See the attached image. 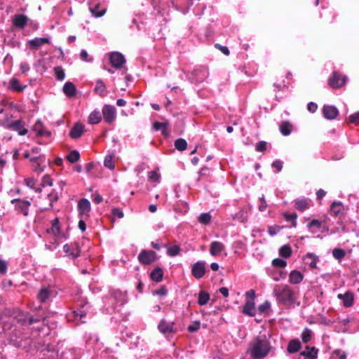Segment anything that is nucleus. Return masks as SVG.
I'll return each mask as SVG.
<instances>
[{"instance_id": "864d4df0", "label": "nucleus", "mask_w": 359, "mask_h": 359, "mask_svg": "<svg viewBox=\"0 0 359 359\" xmlns=\"http://www.w3.org/2000/svg\"><path fill=\"white\" fill-rule=\"evenodd\" d=\"M211 215L209 212L201 213L198 217V222L204 225L208 224L211 221Z\"/></svg>"}, {"instance_id": "e2e57ef3", "label": "nucleus", "mask_w": 359, "mask_h": 359, "mask_svg": "<svg viewBox=\"0 0 359 359\" xmlns=\"http://www.w3.org/2000/svg\"><path fill=\"white\" fill-rule=\"evenodd\" d=\"M271 308V303L269 301H265L263 304L259 305L257 310L260 314L265 313Z\"/></svg>"}, {"instance_id": "a19ab883", "label": "nucleus", "mask_w": 359, "mask_h": 359, "mask_svg": "<svg viewBox=\"0 0 359 359\" xmlns=\"http://www.w3.org/2000/svg\"><path fill=\"white\" fill-rule=\"evenodd\" d=\"M163 247L167 249V255L170 257H175L180 255L181 248L178 245H175L172 246H168L167 245H163Z\"/></svg>"}, {"instance_id": "5fc2aeb1", "label": "nucleus", "mask_w": 359, "mask_h": 359, "mask_svg": "<svg viewBox=\"0 0 359 359\" xmlns=\"http://www.w3.org/2000/svg\"><path fill=\"white\" fill-rule=\"evenodd\" d=\"M332 256L337 260H342L346 256V252L341 248H334L332 250Z\"/></svg>"}, {"instance_id": "aec40b11", "label": "nucleus", "mask_w": 359, "mask_h": 359, "mask_svg": "<svg viewBox=\"0 0 359 359\" xmlns=\"http://www.w3.org/2000/svg\"><path fill=\"white\" fill-rule=\"evenodd\" d=\"M50 39L48 37H36L34 39L29 40L27 43L30 48L34 50H37L39 48L43 46L44 44L50 43Z\"/></svg>"}, {"instance_id": "052dcab7", "label": "nucleus", "mask_w": 359, "mask_h": 359, "mask_svg": "<svg viewBox=\"0 0 359 359\" xmlns=\"http://www.w3.org/2000/svg\"><path fill=\"white\" fill-rule=\"evenodd\" d=\"M15 318L18 322L21 323L22 325H27V320L28 316L22 312L18 313V314L15 316Z\"/></svg>"}, {"instance_id": "f3484780", "label": "nucleus", "mask_w": 359, "mask_h": 359, "mask_svg": "<svg viewBox=\"0 0 359 359\" xmlns=\"http://www.w3.org/2000/svg\"><path fill=\"white\" fill-rule=\"evenodd\" d=\"M323 116L328 120L334 119L339 114V111L335 106L324 105L323 107Z\"/></svg>"}, {"instance_id": "4468645a", "label": "nucleus", "mask_w": 359, "mask_h": 359, "mask_svg": "<svg viewBox=\"0 0 359 359\" xmlns=\"http://www.w3.org/2000/svg\"><path fill=\"white\" fill-rule=\"evenodd\" d=\"M206 262L205 261H198L194 263L191 267V274L196 279H201L206 273Z\"/></svg>"}, {"instance_id": "7ed1b4c3", "label": "nucleus", "mask_w": 359, "mask_h": 359, "mask_svg": "<svg viewBox=\"0 0 359 359\" xmlns=\"http://www.w3.org/2000/svg\"><path fill=\"white\" fill-rule=\"evenodd\" d=\"M90 306L86 300L81 301L79 308L67 314L68 321H75L77 323H86L85 318L89 312Z\"/></svg>"}, {"instance_id": "ddd939ff", "label": "nucleus", "mask_w": 359, "mask_h": 359, "mask_svg": "<svg viewBox=\"0 0 359 359\" xmlns=\"http://www.w3.org/2000/svg\"><path fill=\"white\" fill-rule=\"evenodd\" d=\"M347 81L346 76H341L337 72H334L328 79V84L333 88H339L343 86Z\"/></svg>"}, {"instance_id": "6e6d98bb", "label": "nucleus", "mask_w": 359, "mask_h": 359, "mask_svg": "<svg viewBox=\"0 0 359 359\" xmlns=\"http://www.w3.org/2000/svg\"><path fill=\"white\" fill-rule=\"evenodd\" d=\"M283 216L286 221L291 222L292 226L296 227L297 218V215L296 213L290 214V213L285 212V213H284Z\"/></svg>"}, {"instance_id": "dca6fc26", "label": "nucleus", "mask_w": 359, "mask_h": 359, "mask_svg": "<svg viewBox=\"0 0 359 359\" xmlns=\"http://www.w3.org/2000/svg\"><path fill=\"white\" fill-rule=\"evenodd\" d=\"M7 129L15 131L19 135H25L28 130L25 127V123L22 120H16L8 123L6 127Z\"/></svg>"}, {"instance_id": "a211bd4d", "label": "nucleus", "mask_w": 359, "mask_h": 359, "mask_svg": "<svg viewBox=\"0 0 359 359\" xmlns=\"http://www.w3.org/2000/svg\"><path fill=\"white\" fill-rule=\"evenodd\" d=\"M29 19L23 14L15 15L13 18V25L15 27L22 29L27 25Z\"/></svg>"}, {"instance_id": "f704fd0d", "label": "nucleus", "mask_w": 359, "mask_h": 359, "mask_svg": "<svg viewBox=\"0 0 359 359\" xmlns=\"http://www.w3.org/2000/svg\"><path fill=\"white\" fill-rule=\"evenodd\" d=\"M102 121V114L100 111L95 109L88 116V121L91 125L98 124Z\"/></svg>"}, {"instance_id": "20e7f679", "label": "nucleus", "mask_w": 359, "mask_h": 359, "mask_svg": "<svg viewBox=\"0 0 359 359\" xmlns=\"http://www.w3.org/2000/svg\"><path fill=\"white\" fill-rule=\"evenodd\" d=\"M209 75L208 69L205 66L196 67L187 74L188 79L193 83L203 82Z\"/></svg>"}, {"instance_id": "338daca9", "label": "nucleus", "mask_w": 359, "mask_h": 359, "mask_svg": "<svg viewBox=\"0 0 359 359\" xmlns=\"http://www.w3.org/2000/svg\"><path fill=\"white\" fill-rule=\"evenodd\" d=\"M48 198H49L50 201L49 207L51 209L53 207V203L58 201L59 196L57 193L52 191L51 193L48 194Z\"/></svg>"}, {"instance_id": "603ef678", "label": "nucleus", "mask_w": 359, "mask_h": 359, "mask_svg": "<svg viewBox=\"0 0 359 359\" xmlns=\"http://www.w3.org/2000/svg\"><path fill=\"white\" fill-rule=\"evenodd\" d=\"M175 148L180 151H184L187 147V142L184 139L178 138L175 141Z\"/></svg>"}, {"instance_id": "79ce46f5", "label": "nucleus", "mask_w": 359, "mask_h": 359, "mask_svg": "<svg viewBox=\"0 0 359 359\" xmlns=\"http://www.w3.org/2000/svg\"><path fill=\"white\" fill-rule=\"evenodd\" d=\"M84 339L87 345H93L98 342L99 338L97 334L92 333H86Z\"/></svg>"}, {"instance_id": "de8ad7c7", "label": "nucleus", "mask_w": 359, "mask_h": 359, "mask_svg": "<svg viewBox=\"0 0 359 359\" xmlns=\"http://www.w3.org/2000/svg\"><path fill=\"white\" fill-rule=\"evenodd\" d=\"M313 332L311 329L306 327L303 330L301 334L302 340L304 343L306 344L309 342L312 338Z\"/></svg>"}, {"instance_id": "5701e85b", "label": "nucleus", "mask_w": 359, "mask_h": 359, "mask_svg": "<svg viewBox=\"0 0 359 359\" xmlns=\"http://www.w3.org/2000/svg\"><path fill=\"white\" fill-rule=\"evenodd\" d=\"M84 132V126L81 123H76L69 131V136L72 139H78Z\"/></svg>"}, {"instance_id": "bb28decb", "label": "nucleus", "mask_w": 359, "mask_h": 359, "mask_svg": "<svg viewBox=\"0 0 359 359\" xmlns=\"http://www.w3.org/2000/svg\"><path fill=\"white\" fill-rule=\"evenodd\" d=\"M337 297L343 301V305L345 307H350L353 304L354 297L351 292L348 291L344 294H339Z\"/></svg>"}, {"instance_id": "0eeeda50", "label": "nucleus", "mask_w": 359, "mask_h": 359, "mask_svg": "<svg viewBox=\"0 0 359 359\" xmlns=\"http://www.w3.org/2000/svg\"><path fill=\"white\" fill-rule=\"evenodd\" d=\"M109 295L114 301V309L117 306H124L128 302V294L126 291H122L119 289H111Z\"/></svg>"}, {"instance_id": "a878e982", "label": "nucleus", "mask_w": 359, "mask_h": 359, "mask_svg": "<svg viewBox=\"0 0 359 359\" xmlns=\"http://www.w3.org/2000/svg\"><path fill=\"white\" fill-rule=\"evenodd\" d=\"M44 161L45 156L41 155L30 158V161L33 163L32 166L34 172L40 173L43 171V167L41 164Z\"/></svg>"}, {"instance_id": "cd10ccee", "label": "nucleus", "mask_w": 359, "mask_h": 359, "mask_svg": "<svg viewBox=\"0 0 359 359\" xmlns=\"http://www.w3.org/2000/svg\"><path fill=\"white\" fill-rule=\"evenodd\" d=\"M304 260L310 269H313L317 267V262L319 261L318 257L313 252H308L304 257Z\"/></svg>"}, {"instance_id": "58836bf2", "label": "nucleus", "mask_w": 359, "mask_h": 359, "mask_svg": "<svg viewBox=\"0 0 359 359\" xmlns=\"http://www.w3.org/2000/svg\"><path fill=\"white\" fill-rule=\"evenodd\" d=\"M344 206L341 202L334 201L330 207V215L335 217L339 216L343 211Z\"/></svg>"}, {"instance_id": "bf43d9fd", "label": "nucleus", "mask_w": 359, "mask_h": 359, "mask_svg": "<svg viewBox=\"0 0 359 359\" xmlns=\"http://www.w3.org/2000/svg\"><path fill=\"white\" fill-rule=\"evenodd\" d=\"M46 351L48 353H50V356L52 359H55L58 358V351H55L53 346L50 344H47L46 347L42 349V352Z\"/></svg>"}, {"instance_id": "39448f33", "label": "nucleus", "mask_w": 359, "mask_h": 359, "mask_svg": "<svg viewBox=\"0 0 359 359\" xmlns=\"http://www.w3.org/2000/svg\"><path fill=\"white\" fill-rule=\"evenodd\" d=\"M109 59L114 68L116 69H123L124 74L127 72L128 68L125 66L126 60L122 53L117 51L111 52L109 54Z\"/></svg>"}, {"instance_id": "423d86ee", "label": "nucleus", "mask_w": 359, "mask_h": 359, "mask_svg": "<svg viewBox=\"0 0 359 359\" xmlns=\"http://www.w3.org/2000/svg\"><path fill=\"white\" fill-rule=\"evenodd\" d=\"M158 331L163 334L166 338H169L177 332V329L175 327V323L172 321H167L165 319H162L158 325Z\"/></svg>"}, {"instance_id": "2eb2a0df", "label": "nucleus", "mask_w": 359, "mask_h": 359, "mask_svg": "<svg viewBox=\"0 0 359 359\" xmlns=\"http://www.w3.org/2000/svg\"><path fill=\"white\" fill-rule=\"evenodd\" d=\"M63 251L71 259H74L80 256L81 249L77 243H66L63 245Z\"/></svg>"}, {"instance_id": "4c0bfd02", "label": "nucleus", "mask_w": 359, "mask_h": 359, "mask_svg": "<svg viewBox=\"0 0 359 359\" xmlns=\"http://www.w3.org/2000/svg\"><path fill=\"white\" fill-rule=\"evenodd\" d=\"M47 232L53 233L55 236L60 235V221L57 217L53 219L51 221V227L47 229Z\"/></svg>"}, {"instance_id": "774afa93", "label": "nucleus", "mask_w": 359, "mask_h": 359, "mask_svg": "<svg viewBox=\"0 0 359 359\" xmlns=\"http://www.w3.org/2000/svg\"><path fill=\"white\" fill-rule=\"evenodd\" d=\"M348 122L355 125H359V111L348 116Z\"/></svg>"}, {"instance_id": "c85d7f7f", "label": "nucleus", "mask_w": 359, "mask_h": 359, "mask_svg": "<svg viewBox=\"0 0 359 359\" xmlns=\"http://www.w3.org/2000/svg\"><path fill=\"white\" fill-rule=\"evenodd\" d=\"M318 349L316 347L306 346V349L300 353L305 359H316L318 357Z\"/></svg>"}, {"instance_id": "0e129e2a", "label": "nucleus", "mask_w": 359, "mask_h": 359, "mask_svg": "<svg viewBox=\"0 0 359 359\" xmlns=\"http://www.w3.org/2000/svg\"><path fill=\"white\" fill-rule=\"evenodd\" d=\"M80 59L82 61L86 62H92L93 61V58L90 57L88 52L85 49H82L80 52Z\"/></svg>"}, {"instance_id": "e433bc0d", "label": "nucleus", "mask_w": 359, "mask_h": 359, "mask_svg": "<svg viewBox=\"0 0 359 359\" xmlns=\"http://www.w3.org/2000/svg\"><path fill=\"white\" fill-rule=\"evenodd\" d=\"M26 86H22L18 79L12 78L9 81L8 88L13 91L22 92L25 90Z\"/></svg>"}, {"instance_id": "6ab92c4d", "label": "nucleus", "mask_w": 359, "mask_h": 359, "mask_svg": "<svg viewBox=\"0 0 359 359\" xmlns=\"http://www.w3.org/2000/svg\"><path fill=\"white\" fill-rule=\"evenodd\" d=\"M266 273L273 280L279 281L280 280L285 279L287 276V272L283 270H276L274 268H267Z\"/></svg>"}, {"instance_id": "69168bd1", "label": "nucleus", "mask_w": 359, "mask_h": 359, "mask_svg": "<svg viewBox=\"0 0 359 359\" xmlns=\"http://www.w3.org/2000/svg\"><path fill=\"white\" fill-rule=\"evenodd\" d=\"M46 186H53V180L49 175H45L43 177L41 184H40L41 188Z\"/></svg>"}, {"instance_id": "412c9836", "label": "nucleus", "mask_w": 359, "mask_h": 359, "mask_svg": "<svg viewBox=\"0 0 359 359\" xmlns=\"http://www.w3.org/2000/svg\"><path fill=\"white\" fill-rule=\"evenodd\" d=\"M225 249L224 245L217 241H212L210 245V253L212 256H219Z\"/></svg>"}, {"instance_id": "4be33fe9", "label": "nucleus", "mask_w": 359, "mask_h": 359, "mask_svg": "<svg viewBox=\"0 0 359 359\" xmlns=\"http://www.w3.org/2000/svg\"><path fill=\"white\" fill-rule=\"evenodd\" d=\"M91 209L90 201L86 198L81 199L78 203V211L81 215H88Z\"/></svg>"}, {"instance_id": "f257e3e1", "label": "nucleus", "mask_w": 359, "mask_h": 359, "mask_svg": "<svg viewBox=\"0 0 359 359\" xmlns=\"http://www.w3.org/2000/svg\"><path fill=\"white\" fill-rule=\"evenodd\" d=\"M273 295L279 306L290 309L300 304V302H298V290L289 285H275L273 289Z\"/></svg>"}, {"instance_id": "680f3d73", "label": "nucleus", "mask_w": 359, "mask_h": 359, "mask_svg": "<svg viewBox=\"0 0 359 359\" xmlns=\"http://www.w3.org/2000/svg\"><path fill=\"white\" fill-rule=\"evenodd\" d=\"M330 359H346V355L344 352L337 349L332 353Z\"/></svg>"}, {"instance_id": "13d9d810", "label": "nucleus", "mask_w": 359, "mask_h": 359, "mask_svg": "<svg viewBox=\"0 0 359 359\" xmlns=\"http://www.w3.org/2000/svg\"><path fill=\"white\" fill-rule=\"evenodd\" d=\"M54 72L56 76V79L58 81H63L65 78V73L62 67L57 66L54 68Z\"/></svg>"}, {"instance_id": "2f4dec72", "label": "nucleus", "mask_w": 359, "mask_h": 359, "mask_svg": "<svg viewBox=\"0 0 359 359\" xmlns=\"http://www.w3.org/2000/svg\"><path fill=\"white\" fill-rule=\"evenodd\" d=\"M304 279V275L297 270H292L289 274V283L291 284H299Z\"/></svg>"}, {"instance_id": "4d7b16f0", "label": "nucleus", "mask_w": 359, "mask_h": 359, "mask_svg": "<svg viewBox=\"0 0 359 359\" xmlns=\"http://www.w3.org/2000/svg\"><path fill=\"white\" fill-rule=\"evenodd\" d=\"M272 266L274 268L285 269L287 266V262L283 259L276 258L272 260Z\"/></svg>"}, {"instance_id": "72a5a7b5", "label": "nucleus", "mask_w": 359, "mask_h": 359, "mask_svg": "<svg viewBox=\"0 0 359 359\" xmlns=\"http://www.w3.org/2000/svg\"><path fill=\"white\" fill-rule=\"evenodd\" d=\"M302 348L301 342L299 339H294L289 341L287 347V351L289 353H295Z\"/></svg>"}, {"instance_id": "c9c22d12", "label": "nucleus", "mask_w": 359, "mask_h": 359, "mask_svg": "<svg viewBox=\"0 0 359 359\" xmlns=\"http://www.w3.org/2000/svg\"><path fill=\"white\" fill-rule=\"evenodd\" d=\"M163 277V269L159 266H156V268H154L150 273V278L153 281L156 282V283H159V282L162 281Z\"/></svg>"}, {"instance_id": "9b49d317", "label": "nucleus", "mask_w": 359, "mask_h": 359, "mask_svg": "<svg viewBox=\"0 0 359 359\" xmlns=\"http://www.w3.org/2000/svg\"><path fill=\"white\" fill-rule=\"evenodd\" d=\"M89 11L91 13L92 15L95 18H100L103 16L106 11L107 8L101 5L98 0H90L88 3Z\"/></svg>"}, {"instance_id": "9d476101", "label": "nucleus", "mask_w": 359, "mask_h": 359, "mask_svg": "<svg viewBox=\"0 0 359 359\" xmlns=\"http://www.w3.org/2000/svg\"><path fill=\"white\" fill-rule=\"evenodd\" d=\"M56 292L54 287L48 286L41 287L37 293L36 298L41 303H46L51 297H55Z\"/></svg>"}, {"instance_id": "393cba45", "label": "nucleus", "mask_w": 359, "mask_h": 359, "mask_svg": "<svg viewBox=\"0 0 359 359\" xmlns=\"http://www.w3.org/2000/svg\"><path fill=\"white\" fill-rule=\"evenodd\" d=\"M33 130L36 133L37 135L39 137H50L51 135V132L45 128L42 122L40 120H38L35 123L33 127Z\"/></svg>"}, {"instance_id": "49530a36", "label": "nucleus", "mask_w": 359, "mask_h": 359, "mask_svg": "<svg viewBox=\"0 0 359 359\" xmlns=\"http://www.w3.org/2000/svg\"><path fill=\"white\" fill-rule=\"evenodd\" d=\"M153 128L156 131L161 130L162 135H166L168 134V124L166 123L156 121L153 124Z\"/></svg>"}, {"instance_id": "f03ea898", "label": "nucleus", "mask_w": 359, "mask_h": 359, "mask_svg": "<svg viewBox=\"0 0 359 359\" xmlns=\"http://www.w3.org/2000/svg\"><path fill=\"white\" fill-rule=\"evenodd\" d=\"M272 349L273 347L269 339L265 337H257L250 343L248 353L252 359H264Z\"/></svg>"}, {"instance_id": "a18cd8bd", "label": "nucleus", "mask_w": 359, "mask_h": 359, "mask_svg": "<svg viewBox=\"0 0 359 359\" xmlns=\"http://www.w3.org/2000/svg\"><path fill=\"white\" fill-rule=\"evenodd\" d=\"M292 252V248L289 245H284L279 249V255L285 259L289 258Z\"/></svg>"}, {"instance_id": "f8f14e48", "label": "nucleus", "mask_w": 359, "mask_h": 359, "mask_svg": "<svg viewBox=\"0 0 359 359\" xmlns=\"http://www.w3.org/2000/svg\"><path fill=\"white\" fill-rule=\"evenodd\" d=\"M102 113L106 123L110 124L115 121L116 118V109L114 106L104 104L102 107Z\"/></svg>"}, {"instance_id": "8fccbe9b", "label": "nucleus", "mask_w": 359, "mask_h": 359, "mask_svg": "<svg viewBox=\"0 0 359 359\" xmlns=\"http://www.w3.org/2000/svg\"><path fill=\"white\" fill-rule=\"evenodd\" d=\"M233 218L238 220L241 222H246L248 219V215L247 212L244 209L240 210L238 212L235 214Z\"/></svg>"}, {"instance_id": "3c124183", "label": "nucleus", "mask_w": 359, "mask_h": 359, "mask_svg": "<svg viewBox=\"0 0 359 359\" xmlns=\"http://www.w3.org/2000/svg\"><path fill=\"white\" fill-rule=\"evenodd\" d=\"M67 161L72 163L77 162L80 158V154L77 150H72L66 156Z\"/></svg>"}, {"instance_id": "473e14b6", "label": "nucleus", "mask_w": 359, "mask_h": 359, "mask_svg": "<svg viewBox=\"0 0 359 359\" xmlns=\"http://www.w3.org/2000/svg\"><path fill=\"white\" fill-rule=\"evenodd\" d=\"M94 92L102 97H104L107 95V87L102 80L97 79L95 81Z\"/></svg>"}, {"instance_id": "b1692460", "label": "nucleus", "mask_w": 359, "mask_h": 359, "mask_svg": "<svg viewBox=\"0 0 359 359\" xmlns=\"http://www.w3.org/2000/svg\"><path fill=\"white\" fill-rule=\"evenodd\" d=\"M294 203V208L300 212H304L310 208V200L304 197L295 199Z\"/></svg>"}, {"instance_id": "1a4fd4ad", "label": "nucleus", "mask_w": 359, "mask_h": 359, "mask_svg": "<svg viewBox=\"0 0 359 359\" xmlns=\"http://www.w3.org/2000/svg\"><path fill=\"white\" fill-rule=\"evenodd\" d=\"M11 203L14 205L15 210L18 214H22L24 216L29 215V209L31 205L29 201L20 198H14L11 200Z\"/></svg>"}, {"instance_id": "ea45409f", "label": "nucleus", "mask_w": 359, "mask_h": 359, "mask_svg": "<svg viewBox=\"0 0 359 359\" xmlns=\"http://www.w3.org/2000/svg\"><path fill=\"white\" fill-rule=\"evenodd\" d=\"M322 226V223L318 219H312L308 224L307 227L313 233L318 232Z\"/></svg>"}, {"instance_id": "37998d69", "label": "nucleus", "mask_w": 359, "mask_h": 359, "mask_svg": "<svg viewBox=\"0 0 359 359\" xmlns=\"http://www.w3.org/2000/svg\"><path fill=\"white\" fill-rule=\"evenodd\" d=\"M25 184L28 187L34 190L36 193H41L42 191V188L40 186L37 187V182L33 178H28L25 180Z\"/></svg>"}, {"instance_id": "6e6552de", "label": "nucleus", "mask_w": 359, "mask_h": 359, "mask_svg": "<svg viewBox=\"0 0 359 359\" xmlns=\"http://www.w3.org/2000/svg\"><path fill=\"white\" fill-rule=\"evenodd\" d=\"M158 259L157 254L149 250H142L137 256L138 262L142 265H150Z\"/></svg>"}, {"instance_id": "7c9ffc66", "label": "nucleus", "mask_w": 359, "mask_h": 359, "mask_svg": "<svg viewBox=\"0 0 359 359\" xmlns=\"http://www.w3.org/2000/svg\"><path fill=\"white\" fill-rule=\"evenodd\" d=\"M242 312L248 316L253 317L256 315L254 300H247L245 303Z\"/></svg>"}, {"instance_id": "09e8293b", "label": "nucleus", "mask_w": 359, "mask_h": 359, "mask_svg": "<svg viewBox=\"0 0 359 359\" xmlns=\"http://www.w3.org/2000/svg\"><path fill=\"white\" fill-rule=\"evenodd\" d=\"M210 299V295L208 292L201 291L198 294V304L200 306L205 305Z\"/></svg>"}, {"instance_id": "c756f323", "label": "nucleus", "mask_w": 359, "mask_h": 359, "mask_svg": "<svg viewBox=\"0 0 359 359\" xmlns=\"http://www.w3.org/2000/svg\"><path fill=\"white\" fill-rule=\"evenodd\" d=\"M64 94L68 97H74L76 94L75 85L71 81H67L62 88Z\"/></svg>"}, {"instance_id": "c03bdc74", "label": "nucleus", "mask_w": 359, "mask_h": 359, "mask_svg": "<svg viewBox=\"0 0 359 359\" xmlns=\"http://www.w3.org/2000/svg\"><path fill=\"white\" fill-rule=\"evenodd\" d=\"M279 128L282 135L287 136L291 133L292 125L288 121H283L280 123Z\"/></svg>"}]
</instances>
